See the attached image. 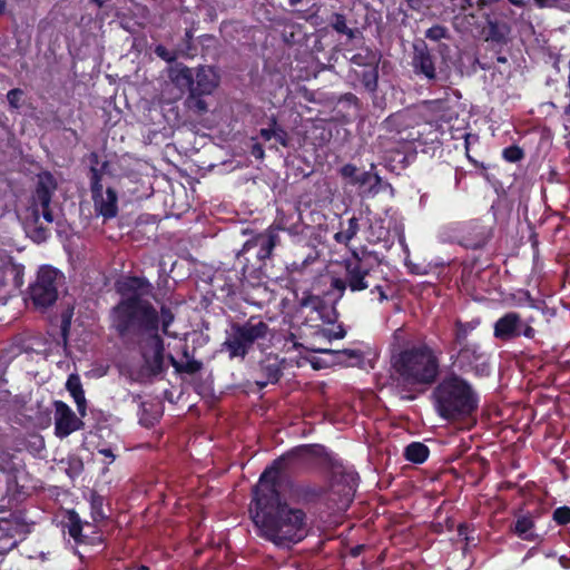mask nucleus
Listing matches in <instances>:
<instances>
[{
	"instance_id": "obj_1",
	"label": "nucleus",
	"mask_w": 570,
	"mask_h": 570,
	"mask_svg": "<svg viewBox=\"0 0 570 570\" xmlns=\"http://www.w3.org/2000/svg\"><path fill=\"white\" fill-rule=\"evenodd\" d=\"M119 301L109 312V326L129 351H138L155 376L165 373V340L175 337L170 327L173 309L163 304L158 309L147 297L154 295L153 284L144 276L129 275L115 284Z\"/></svg>"
},
{
	"instance_id": "obj_2",
	"label": "nucleus",
	"mask_w": 570,
	"mask_h": 570,
	"mask_svg": "<svg viewBox=\"0 0 570 570\" xmlns=\"http://www.w3.org/2000/svg\"><path fill=\"white\" fill-rule=\"evenodd\" d=\"M326 449L320 444L296 446L267 466L252 489L249 514L259 537L276 547L289 548L308 534L307 514L291 507L279 491V474L295 472L311 458H322Z\"/></svg>"
},
{
	"instance_id": "obj_3",
	"label": "nucleus",
	"mask_w": 570,
	"mask_h": 570,
	"mask_svg": "<svg viewBox=\"0 0 570 570\" xmlns=\"http://www.w3.org/2000/svg\"><path fill=\"white\" fill-rule=\"evenodd\" d=\"M441 350L425 341L407 343L391 355V379L404 399L414 400L441 375Z\"/></svg>"
},
{
	"instance_id": "obj_4",
	"label": "nucleus",
	"mask_w": 570,
	"mask_h": 570,
	"mask_svg": "<svg viewBox=\"0 0 570 570\" xmlns=\"http://www.w3.org/2000/svg\"><path fill=\"white\" fill-rule=\"evenodd\" d=\"M382 259L376 252L353 249L350 257L342 262L343 274L331 279V288L342 298L348 289L351 293H360L366 289L372 295H377L379 302L389 299L382 269Z\"/></svg>"
},
{
	"instance_id": "obj_5",
	"label": "nucleus",
	"mask_w": 570,
	"mask_h": 570,
	"mask_svg": "<svg viewBox=\"0 0 570 570\" xmlns=\"http://www.w3.org/2000/svg\"><path fill=\"white\" fill-rule=\"evenodd\" d=\"M431 401L435 413L448 422H459L472 417L478 409L480 396L473 385L454 370L446 373L433 385Z\"/></svg>"
},
{
	"instance_id": "obj_6",
	"label": "nucleus",
	"mask_w": 570,
	"mask_h": 570,
	"mask_svg": "<svg viewBox=\"0 0 570 570\" xmlns=\"http://www.w3.org/2000/svg\"><path fill=\"white\" fill-rule=\"evenodd\" d=\"M269 334V326L259 316H250L243 323L233 322L222 344L223 351L230 360L244 361L255 344L265 341Z\"/></svg>"
},
{
	"instance_id": "obj_7",
	"label": "nucleus",
	"mask_w": 570,
	"mask_h": 570,
	"mask_svg": "<svg viewBox=\"0 0 570 570\" xmlns=\"http://www.w3.org/2000/svg\"><path fill=\"white\" fill-rule=\"evenodd\" d=\"M451 366L460 375L472 373L476 377L491 374V354L479 342L446 347Z\"/></svg>"
},
{
	"instance_id": "obj_8",
	"label": "nucleus",
	"mask_w": 570,
	"mask_h": 570,
	"mask_svg": "<svg viewBox=\"0 0 570 570\" xmlns=\"http://www.w3.org/2000/svg\"><path fill=\"white\" fill-rule=\"evenodd\" d=\"M90 168V191L94 202L95 212L101 216L104 220H109L118 215V195L112 187H107L106 193L102 190V176L108 167V161H104L100 167L99 156L97 153L89 155Z\"/></svg>"
},
{
	"instance_id": "obj_9",
	"label": "nucleus",
	"mask_w": 570,
	"mask_h": 570,
	"mask_svg": "<svg viewBox=\"0 0 570 570\" xmlns=\"http://www.w3.org/2000/svg\"><path fill=\"white\" fill-rule=\"evenodd\" d=\"M65 283V275L50 265L39 267L36 278L28 286V298L37 309L52 306L59 296V286Z\"/></svg>"
},
{
	"instance_id": "obj_10",
	"label": "nucleus",
	"mask_w": 570,
	"mask_h": 570,
	"mask_svg": "<svg viewBox=\"0 0 570 570\" xmlns=\"http://www.w3.org/2000/svg\"><path fill=\"white\" fill-rule=\"evenodd\" d=\"M170 80L180 89L193 90L200 95H210L218 86V77L210 67L200 66L195 75L181 62H176L168 70Z\"/></svg>"
},
{
	"instance_id": "obj_11",
	"label": "nucleus",
	"mask_w": 570,
	"mask_h": 570,
	"mask_svg": "<svg viewBox=\"0 0 570 570\" xmlns=\"http://www.w3.org/2000/svg\"><path fill=\"white\" fill-rule=\"evenodd\" d=\"M448 230L453 243L473 250L485 247L493 236L492 226L478 218L452 223Z\"/></svg>"
},
{
	"instance_id": "obj_12",
	"label": "nucleus",
	"mask_w": 570,
	"mask_h": 570,
	"mask_svg": "<svg viewBox=\"0 0 570 570\" xmlns=\"http://www.w3.org/2000/svg\"><path fill=\"white\" fill-rule=\"evenodd\" d=\"M346 77L348 85L354 90L366 92L371 97L374 108L385 109L386 99L379 96L380 65L350 68Z\"/></svg>"
},
{
	"instance_id": "obj_13",
	"label": "nucleus",
	"mask_w": 570,
	"mask_h": 570,
	"mask_svg": "<svg viewBox=\"0 0 570 570\" xmlns=\"http://www.w3.org/2000/svg\"><path fill=\"white\" fill-rule=\"evenodd\" d=\"M537 331L529 322H523L517 312H507L493 324V337L500 342H512L520 336L533 340Z\"/></svg>"
},
{
	"instance_id": "obj_14",
	"label": "nucleus",
	"mask_w": 570,
	"mask_h": 570,
	"mask_svg": "<svg viewBox=\"0 0 570 570\" xmlns=\"http://www.w3.org/2000/svg\"><path fill=\"white\" fill-rule=\"evenodd\" d=\"M284 229V227L274 224L269 226L264 233H261L254 236L252 239L247 240L243 245L242 250L236 256L238 264H243L242 259H246L245 255L253 249H256L255 254L259 262L264 263L265 259L271 258L274 248L279 243L278 232Z\"/></svg>"
},
{
	"instance_id": "obj_15",
	"label": "nucleus",
	"mask_w": 570,
	"mask_h": 570,
	"mask_svg": "<svg viewBox=\"0 0 570 570\" xmlns=\"http://www.w3.org/2000/svg\"><path fill=\"white\" fill-rule=\"evenodd\" d=\"M413 115L409 110H400L390 115L384 121V128L394 132L399 136L400 140L415 142L419 141L421 144H426V140H423V134L426 125H412Z\"/></svg>"
},
{
	"instance_id": "obj_16",
	"label": "nucleus",
	"mask_w": 570,
	"mask_h": 570,
	"mask_svg": "<svg viewBox=\"0 0 570 570\" xmlns=\"http://www.w3.org/2000/svg\"><path fill=\"white\" fill-rule=\"evenodd\" d=\"M411 67L416 77L426 80L429 83H434L439 79L436 59L423 40L413 45Z\"/></svg>"
},
{
	"instance_id": "obj_17",
	"label": "nucleus",
	"mask_w": 570,
	"mask_h": 570,
	"mask_svg": "<svg viewBox=\"0 0 570 570\" xmlns=\"http://www.w3.org/2000/svg\"><path fill=\"white\" fill-rule=\"evenodd\" d=\"M55 407V434L59 439L69 436L71 433L83 428L85 423L78 417L70 406L63 401L53 402Z\"/></svg>"
},
{
	"instance_id": "obj_18",
	"label": "nucleus",
	"mask_w": 570,
	"mask_h": 570,
	"mask_svg": "<svg viewBox=\"0 0 570 570\" xmlns=\"http://www.w3.org/2000/svg\"><path fill=\"white\" fill-rule=\"evenodd\" d=\"M58 184L53 175L49 171L41 173L38 176L35 193L32 195V206L35 220H39L38 207H48L51 205L52 197L57 190Z\"/></svg>"
},
{
	"instance_id": "obj_19",
	"label": "nucleus",
	"mask_w": 570,
	"mask_h": 570,
	"mask_svg": "<svg viewBox=\"0 0 570 570\" xmlns=\"http://www.w3.org/2000/svg\"><path fill=\"white\" fill-rule=\"evenodd\" d=\"M285 358H281L277 354L269 353L258 363V373L261 380L256 381L259 389L266 387L268 384H276L283 376Z\"/></svg>"
},
{
	"instance_id": "obj_20",
	"label": "nucleus",
	"mask_w": 570,
	"mask_h": 570,
	"mask_svg": "<svg viewBox=\"0 0 570 570\" xmlns=\"http://www.w3.org/2000/svg\"><path fill=\"white\" fill-rule=\"evenodd\" d=\"M324 488L314 484H296L291 489V498L297 504H312L320 501Z\"/></svg>"
},
{
	"instance_id": "obj_21",
	"label": "nucleus",
	"mask_w": 570,
	"mask_h": 570,
	"mask_svg": "<svg viewBox=\"0 0 570 570\" xmlns=\"http://www.w3.org/2000/svg\"><path fill=\"white\" fill-rule=\"evenodd\" d=\"M481 324L480 318H473L469 322L456 320L453 325L452 340L448 346H459L463 344H471L468 341L469 335L479 327Z\"/></svg>"
},
{
	"instance_id": "obj_22",
	"label": "nucleus",
	"mask_w": 570,
	"mask_h": 570,
	"mask_svg": "<svg viewBox=\"0 0 570 570\" xmlns=\"http://www.w3.org/2000/svg\"><path fill=\"white\" fill-rule=\"evenodd\" d=\"M66 389L73 399L78 413L81 417L87 415V400L78 374H70L66 382Z\"/></svg>"
},
{
	"instance_id": "obj_23",
	"label": "nucleus",
	"mask_w": 570,
	"mask_h": 570,
	"mask_svg": "<svg viewBox=\"0 0 570 570\" xmlns=\"http://www.w3.org/2000/svg\"><path fill=\"white\" fill-rule=\"evenodd\" d=\"M61 527L71 539H79L80 531H83L85 529H94V524L82 522L79 513L75 510H68L66 512L63 520L61 521Z\"/></svg>"
},
{
	"instance_id": "obj_24",
	"label": "nucleus",
	"mask_w": 570,
	"mask_h": 570,
	"mask_svg": "<svg viewBox=\"0 0 570 570\" xmlns=\"http://www.w3.org/2000/svg\"><path fill=\"white\" fill-rule=\"evenodd\" d=\"M381 59L382 55L379 50L370 47H361L358 51L350 58V68H363L380 65Z\"/></svg>"
},
{
	"instance_id": "obj_25",
	"label": "nucleus",
	"mask_w": 570,
	"mask_h": 570,
	"mask_svg": "<svg viewBox=\"0 0 570 570\" xmlns=\"http://www.w3.org/2000/svg\"><path fill=\"white\" fill-rule=\"evenodd\" d=\"M0 532L8 538H23L28 532V524L19 517L11 514L9 518L0 519Z\"/></svg>"
},
{
	"instance_id": "obj_26",
	"label": "nucleus",
	"mask_w": 570,
	"mask_h": 570,
	"mask_svg": "<svg viewBox=\"0 0 570 570\" xmlns=\"http://www.w3.org/2000/svg\"><path fill=\"white\" fill-rule=\"evenodd\" d=\"M510 32L511 28L507 22L499 20H488L487 40H491L497 43H507Z\"/></svg>"
},
{
	"instance_id": "obj_27",
	"label": "nucleus",
	"mask_w": 570,
	"mask_h": 570,
	"mask_svg": "<svg viewBox=\"0 0 570 570\" xmlns=\"http://www.w3.org/2000/svg\"><path fill=\"white\" fill-rule=\"evenodd\" d=\"M430 455V449L422 442H411L404 449L403 456L406 461L414 464L424 463Z\"/></svg>"
},
{
	"instance_id": "obj_28",
	"label": "nucleus",
	"mask_w": 570,
	"mask_h": 570,
	"mask_svg": "<svg viewBox=\"0 0 570 570\" xmlns=\"http://www.w3.org/2000/svg\"><path fill=\"white\" fill-rule=\"evenodd\" d=\"M341 230L334 234L333 239L341 245L347 246L350 242L360 232L358 218L353 216L347 220V226L344 228V223H340Z\"/></svg>"
},
{
	"instance_id": "obj_29",
	"label": "nucleus",
	"mask_w": 570,
	"mask_h": 570,
	"mask_svg": "<svg viewBox=\"0 0 570 570\" xmlns=\"http://www.w3.org/2000/svg\"><path fill=\"white\" fill-rule=\"evenodd\" d=\"M534 528V521L531 515L525 514L521 515L517 519L513 532L522 540L525 541H535L538 539V535L532 532V529Z\"/></svg>"
},
{
	"instance_id": "obj_30",
	"label": "nucleus",
	"mask_w": 570,
	"mask_h": 570,
	"mask_svg": "<svg viewBox=\"0 0 570 570\" xmlns=\"http://www.w3.org/2000/svg\"><path fill=\"white\" fill-rule=\"evenodd\" d=\"M330 27L338 35L346 36L350 40L356 37L357 29L347 26L346 17L343 13L334 12L328 20Z\"/></svg>"
},
{
	"instance_id": "obj_31",
	"label": "nucleus",
	"mask_w": 570,
	"mask_h": 570,
	"mask_svg": "<svg viewBox=\"0 0 570 570\" xmlns=\"http://www.w3.org/2000/svg\"><path fill=\"white\" fill-rule=\"evenodd\" d=\"M77 547L79 546H100L105 542L104 534L95 525L94 529H85L80 531L79 539H72Z\"/></svg>"
},
{
	"instance_id": "obj_32",
	"label": "nucleus",
	"mask_w": 570,
	"mask_h": 570,
	"mask_svg": "<svg viewBox=\"0 0 570 570\" xmlns=\"http://www.w3.org/2000/svg\"><path fill=\"white\" fill-rule=\"evenodd\" d=\"M298 306L301 308H311L318 314H321L322 311L326 308L325 302L320 296L309 292L304 293L303 297L298 301Z\"/></svg>"
},
{
	"instance_id": "obj_33",
	"label": "nucleus",
	"mask_w": 570,
	"mask_h": 570,
	"mask_svg": "<svg viewBox=\"0 0 570 570\" xmlns=\"http://www.w3.org/2000/svg\"><path fill=\"white\" fill-rule=\"evenodd\" d=\"M314 334L318 337L324 340L325 343H331L332 340H340L343 338L346 334L344 327L342 325H338L336 330L328 328L325 326H316L314 330Z\"/></svg>"
},
{
	"instance_id": "obj_34",
	"label": "nucleus",
	"mask_w": 570,
	"mask_h": 570,
	"mask_svg": "<svg viewBox=\"0 0 570 570\" xmlns=\"http://www.w3.org/2000/svg\"><path fill=\"white\" fill-rule=\"evenodd\" d=\"M189 95L186 99V105L190 110H194L198 114H204L207 111V104L203 99L204 95L193 92V90H188Z\"/></svg>"
},
{
	"instance_id": "obj_35",
	"label": "nucleus",
	"mask_w": 570,
	"mask_h": 570,
	"mask_svg": "<svg viewBox=\"0 0 570 570\" xmlns=\"http://www.w3.org/2000/svg\"><path fill=\"white\" fill-rule=\"evenodd\" d=\"M424 36L431 41H440L442 39H450L451 37L449 29L442 24H433L425 31Z\"/></svg>"
},
{
	"instance_id": "obj_36",
	"label": "nucleus",
	"mask_w": 570,
	"mask_h": 570,
	"mask_svg": "<svg viewBox=\"0 0 570 570\" xmlns=\"http://www.w3.org/2000/svg\"><path fill=\"white\" fill-rule=\"evenodd\" d=\"M524 157V150L518 145L508 146L502 150V158L508 163H518Z\"/></svg>"
},
{
	"instance_id": "obj_37",
	"label": "nucleus",
	"mask_w": 570,
	"mask_h": 570,
	"mask_svg": "<svg viewBox=\"0 0 570 570\" xmlns=\"http://www.w3.org/2000/svg\"><path fill=\"white\" fill-rule=\"evenodd\" d=\"M316 327L313 328V332L311 333V335H313L314 337V341L313 342H309L307 345H303V344H299V343H296V342H293L294 343V346L296 348L298 347H304L305 350L307 351H311V352H315V353H332V350L331 348H327V347H323L321 345V342H317V341H323L322 338H318L315 334H314V330ZM291 338L292 341H294L295 338V335L294 334H291Z\"/></svg>"
},
{
	"instance_id": "obj_38",
	"label": "nucleus",
	"mask_w": 570,
	"mask_h": 570,
	"mask_svg": "<svg viewBox=\"0 0 570 570\" xmlns=\"http://www.w3.org/2000/svg\"><path fill=\"white\" fill-rule=\"evenodd\" d=\"M358 168L353 164H345L340 169V175L348 181V184L354 186V180H356L358 176Z\"/></svg>"
},
{
	"instance_id": "obj_39",
	"label": "nucleus",
	"mask_w": 570,
	"mask_h": 570,
	"mask_svg": "<svg viewBox=\"0 0 570 570\" xmlns=\"http://www.w3.org/2000/svg\"><path fill=\"white\" fill-rule=\"evenodd\" d=\"M91 517L95 522L102 521L107 518L102 509V498L97 497L91 501Z\"/></svg>"
},
{
	"instance_id": "obj_40",
	"label": "nucleus",
	"mask_w": 570,
	"mask_h": 570,
	"mask_svg": "<svg viewBox=\"0 0 570 570\" xmlns=\"http://www.w3.org/2000/svg\"><path fill=\"white\" fill-rule=\"evenodd\" d=\"M24 92L20 88L11 89L7 92V100L11 109H19Z\"/></svg>"
},
{
	"instance_id": "obj_41",
	"label": "nucleus",
	"mask_w": 570,
	"mask_h": 570,
	"mask_svg": "<svg viewBox=\"0 0 570 570\" xmlns=\"http://www.w3.org/2000/svg\"><path fill=\"white\" fill-rule=\"evenodd\" d=\"M374 180V184H379L381 181V177L379 175H373L371 171H360L356 180H354V186L364 187L370 185L371 181Z\"/></svg>"
},
{
	"instance_id": "obj_42",
	"label": "nucleus",
	"mask_w": 570,
	"mask_h": 570,
	"mask_svg": "<svg viewBox=\"0 0 570 570\" xmlns=\"http://www.w3.org/2000/svg\"><path fill=\"white\" fill-rule=\"evenodd\" d=\"M553 520L560 525L570 523V508L567 505L559 507L553 511Z\"/></svg>"
},
{
	"instance_id": "obj_43",
	"label": "nucleus",
	"mask_w": 570,
	"mask_h": 570,
	"mask_svg": "<svg viewBox=\"0 0 570 570\" xmlns=\"http://www.w3.org/2000/svg\"><path fill=\"white\" fill-rule=\"evenodd\" d=\"M338 102L348 107H354L357 111L362 109L360 98L353 92H345L338 98Z\"/></svg>"
},
{
	"instance_id": "obj_44",
	"label": "nucleus",
	"mask_w": 570,
	"mask_h": 570,
	"mask_svg": "<svg viewBox=\"0 0 570 570\" xmlns=\"http://www.w3.org/2000/svg\"><path fill=\"white\" fill-rule=\"evenodd\" d=\"M203 367V363L197 360H188L186 363H180L179 371L177 373L195 374Z\"/></svg>"
},
{
	"instance_id": "obj_45",
	"label": "nucleus",
	"mask_w": 570,
	"mask_h": 570,
	"mask_svg": "<svg viewBox=\"0 0 570 570\" xmlns=\"http://www.w3.org/2000/svg\"><path fill=\"white\" fill-rule=\"evenodd\" d=\"M154 51L157 57H159L166 62L171 63L175 62L177 59L176 52L168 50L164 45H157Z\"/></svg>"
},
{
	"instance_id": "obj_46",
	"label": "nucleus",
	"mask_w": 570,
	"mask_h": 570,
	"mask_svg": "<svg viewBox=\"0 0 570 570\" xmlns=\"http://www.w3.org/2000/svg\"><path fill=\"white\" fill-rule=\"evenodd\" d=\"M273 138L279 144L282 145L283 147H288L289 145V136H288V132L278 124V121L276 120V126H275V134L273 136Z\"/></svg>"
},
{
	"instance_id": "obj_47",
	"label": "nucleus",
	"mask_w": 570,
	"mask_h": 570,
	"mask_svg": "<svg viewBox=\"0 0 570 570\" xmlns=\"http://www.w3.org/2000/svg\"><path fill=\"white\" fill-rule=\"evenodd\" d=\"M452 4V12L462 14L473 7L472 0H449Z\"/></svg>"
},
{
	"instance_id": "obj_48",
	"label": "nucleus",
	"mask_w": 570,
	"mask_h": 570,
	"mask_svg": "<svg viewBox=\"0 0 570 570\" xmlns=\"http://www.w3.org/2000/svg\"><path fill=\"white\" fill-rule=\"evenodd\" d=\"M276 116L272 115L268 119V127L259 130V136L264 141H269L275 134Z\"/></svg>"
},
{
	"instance_id": "obj_49",
	"label": "nucleus",
	"mask_w": 570,
	"mask_h": 570,
	"mask_svg": "<svg viewBox=\"0 0 570 570\" xmlns=\"http://www.w3.org/2000/svg\"><path fill=\"white\" fill-rule=\"evenodd\" d=\"M183 42L185 45L186 55L193 56L194 51L196 50V48L194 46V29L193 28H188L185 30Z\"/></svg>"
},
{
	"instance_id": "obj_50",
	"label": "nucleus",
	"mask_w": 570,
	"mask_h": 570,
	"mask_svg": "<svg viewBox=\"0 0 570 570\" xmlns=\"http://www.w3.org/2000/svg\"><path fill=\"white\" fill-rule=\"evenodd\" d=\"M478 140H479V137L476 135L465 134V136H464V147H465L466 158L475 167L478 166V161L470 155V145L472 141L478 142Z\"/></svg>"
},
{
	"instance_id": "obj_51",
	"label": "nucleus",
	"mask_w": 570,
	"mask_h": 570,
	"mask_svg": "<svg viewBox=\"0 0 570 570\" xmlns=\"http://www.w3.org/2000/svg\"><path fill=\"white\" fill-rule=\"evenodd\" d=\"M49 235V229L43 226H36L32 232V237L39 243L47 240Z\"/></svg>"
},
{
	"instance_id": "obj_52",
	"label": "nucleus",
	"mask_w": 570,
	"mask_h": 570,
	"mask_svg": "<svg viewBox=\"0 0 570 570\" xmlns=\"http://www.w3.org/2000/svg\"><path fill=\"white\" fill-rule=\"evenodd\" d=\"M430 0H405L406 6L410 10L420 12L424 7L428 6Z\"/></svg>"
},
{
	"instance_id": "obj_53",
	"label": "nucleus",
	"mask_w": 570,
	"mask_h": 570,
	"mask_svg": "<svg viewBox=\"0 0 570 570\" xmlns=\"http://www.w3.org/2000/svg\"><path fill=\"white\" fill-rule=\"evenodd\" d=\"M250 154L256 158V159H263L264 156H265V150H264V147L262 146V144L259 142H256L252 146V150H250Z\"/></svg>"
},
{
	"instance_id": "obj_54",
	"label": "nucleus",
	"mask_w": 570,
	"mask_h": 570,
	"mask_svg": "<svg viewBox=\"0 0 570 570\" xmlns=\"http://www.w3.org/2000/svg\"><path fill=\"white\" fill-rule=\"evenodd\" d=\"M469 530H470V525L468 523H465V522L460 523L458 525V534H459V537L463 538V540L466 543H469V541H470V538L468 537Z\"/></svg>"
},
{
	"instance_id": "obj_55",
	"label": "nucleus",
	"mask_w": 570,
	"mask_h": 570,
	"mask_svg": "<svg viewBox=\"0 0 570 570\" xmlns=\"http://www.w3.org/2000/svg\"><path fill=\"white\" fill-rule=\"evenodd\" d=\"M40 209H41V215H42L43 219L48 223H52L55 218H53V213H52L50 206L40 207Z\"/></svg>"
},
{
	"instance_id": "obj_56",
	"label": "nucleus",
	"mask_w": 570,
	"mask_h": 570,
	"mask_svg": "<svg viewBox=\"0 0 570 570\" xmlns=\"http://www.w3.org/2000/svg\"><path fill=\"white\" fill-rule=\"evenodd\" d=\"M556 3L557 0H534V4L540 9L554 7Z\"/></svg>"
},
{
	"instance_id": "obj_57",
	"label": "nucleus",
	"mask_w": 570,
	"mask_h": 570,
	"mask_svg": "<svg viewBox=\"0 0 570 570\" xmlns=\"http://www.w3.org/2000/svg\"><path fill=\"white\" fill-rule=\"evenodd\" d=\"M139 422L145 428H151L156 422V417H149L146 414H142Z\"/></svg>"
},
{
	"instance_id": "obj_58",
	"label": "nucleus",
	"mask_w": 570,
	"mask_h": 570,
	"mask_svg": "<svg viewBox=\"0 0 570 570\" xmlns=\"http://www.w3.org/2000/svg\"><path fill=\"white\" fill-rule=\"evenodd\" d=\"M337 353L340 354H344L346 355L348 358H360L361 357V352L357 351V350H350V348H346V350H343V351H338Z\"/></svg>"
},
{
	"instance_id": "obj_59",
	"label": "nucleus",
	"mask_w": 570,
	"mask_h": 570,
	"mask_svg": "<svg viewBox=\"0 0 570 570\" xmlns=\"http://www.w3.org/2000/svg\"><path fill=\"white\" fill-rule=\"evenodd\" d=\"M167 358L175 371L178 372L181 362L177 361L171 354H168Z\"/></svg>"
},
{
	"instance_id": "obj_60",
	"label": "nucleus",
	"mask_w": 570,
	"mask_h": 570,
	"mask_svg": "<svg viewBox=\"0 0 570 570\" xmlns=\"http://www.w3.org/2000/svg\"><path fill=\"white\" fill-rule=\"evenodd\" d=\"M524 295L527 297V302L529 303L530 307L537 308L535 299H533L530 295V293L527 291L524 292Z\"/></svg>"
},
{
	"instance_id": "obj_61",
	"label": "nucleus",
	"mask_w": 570,
	"mask_h": 570,
	"mask_svg": "<svg viewBox=\"0 0 570 570\" xmlns=\"http://www.w3.org/2000/svg\"><path fill=\"white\" fill-rule=\"evenodd\" d=\"M100 453L107 458H111L112 460L115 459V454L112 453L111 449H102L100 450Z\"/></svg>"
},
{
	"instance_id": "obj_62",
	"label": "nucleus",
	"mask_w": 570,
	"mask_h": 570,
	"mask_svg": "<svg viewBox=\"0 0 570 570\" xmlns=\"http://www.w3.org/2000/svg\"><path fill=\"white\" fill-rule=\"evenodd\" d=\"M439 51L442 53L444 50L449 49V46L445 43H440L438 47Z\"/></svg>"
},
{
	"instance_id": "obj_63",
	"label": "nucleus",
	"mask_w": 570,
	"mask_h": 570,
	"mask_svg": "<svg viewBox=\"0 0 570 570\" xmlns=\"http://www.w3.org/2000/svg\"><path fill=\"white\" fill-rule=\"evenodd\" d=\"M6 10V1L4 0H0V14H2Z\"/></svg>"
},
{
	"instance_id": "obj_64",
	"label": "nucleus",
	"mask_w": 570,
	"mask_h": 570,
	"mask_svg": "<svg viewBox=\"0 0 570 570\" xmlns=\"http://www.w3.org/2000/svg\"><path fill=\"white\" fill-rule=\"evenodd\" d=\"M135 570H150V569H149V567H147L145 564H140Z\"/></svg>"
}]
</instances>
